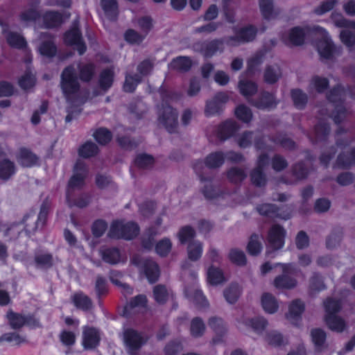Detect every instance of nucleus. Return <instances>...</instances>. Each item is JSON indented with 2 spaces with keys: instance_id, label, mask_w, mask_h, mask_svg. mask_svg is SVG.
I'll return each instance as SVG.
<instances>
[{
  "instance_id": "412c9836",
  "label": "nucleus",
  "mask_w": 355,
  "mask_h": 355,
  "mask_svg": "<svg viewBox=\"0 0 355 355\" xmlns=\"http://www.w3.org/2000/svg\"><path fill=\"white\" fill-rule=\"evenodd\" d=\"M192 66L191 60L187 56H179L174 58L169 64V67L180 72H185Z\"/></svg>"
},
{
  "instance_id": "2eb2a0df",
  "label": "nucleus",
  "mask_w": 355,
  "mask_h": 355,
  "mask_svg": "<svg viewBox=\"0 0 355 355\" xmlns=\"http://www.w3.org/2000/svg\"><path fill=\"white\" fill-rule=\"evenodd\" d=\"M243 325H246L252 329L256 333H261L267 327V321L262 317H255L252 318H241L238 323V327L243 329Z\"/></svg>"
},
{
  "instance_id": "0eeeda50",
  "label": "nucleus",
  "mask_w": 355,
  "mask_h": 355,
  "mask_svg": "<svg viewBox=\"0 0 355 355\" xmlns=\"http://www.w3.org/2000/svg\"><path fill=\"white\" fill-rule=\"evenodd\" d=\"M87 175V170L84 164L77 163L75 166L74 173L68 184L67 198H71V193L80 189L84 185V180Z\"/></svg>"
},
{
  "instance_id": "6ab92c4d",
  "label": "nucleus",
  "mask_w": 355,
  "mask_h": 355,
  "mask_svg": "<svg viewBox=\"0 0 355 355\" xmlns=\"http://www.w3.org/2000/svg\"><path fill=\"white\" fill-rule=\"evenodd\" d=\"M268 162V157L265 155L260 156L258 161V167L252 172L251 179L252 182L257 185H263L266 182L265 176L262 174L261 168Z\"/></svg>"
},
{
  "instance_id": "13d9d810",
  "label": "nucleus",
  "mask_w": 355,
  "mask_h": 355,
  "mask_svg": "<svg viewBox=\"0 0 355 355\" xmlns=\"http://www.w3.org/2000/svg\"><path fill=\"white\" fill-rule=\"evenodd\" d=\"M209 327L216 334H223L226 331V326L221 318L213 317L209 319Z\"/></svg>"
},
{
  "instance_id": "e2e57ef3",
  "label": "nucleus",
  "mask_w": 355,
  "mask_h": 355,
  "mask_svg": "<svg viewBox=\"0 0 355 355\" xmlns=\"http://www.w3.org/2000/svg\"><path fill=\"white\" fill-rule=\"evenodd\" d=\"M154 163V159L152 156L146 154L139 155L135 159V164L139 168H148Z\"/></svg>"
},
{
  "instance_id": "f704fd0d",
  "label": "nucleus",
  "mask_w": 355,
  "mask_h": 355,
  "mask_svg": "<svg viewBox=\"0 0 355 355\" xmlns=\"http://www.w3.org/2000/svg\"><path fill=\"white\" fill-rule=\"evenodd\" d=\"M238 87L241 94L245 97L252 96L257 91V85L254 83L248 80H241Z\"/></svg>"
},
{
  "instance_id": "1a4fd4ad",
  "label": "nucleus",
  "mask_w": 355,
  "mask_h": 355,
  "mask_svg": "<svg viewBox=\"0 0 355 355\" xmlns=\"http://www.w3.org/2000/svg\"><path fill=\"white\" fill-rule=\"evenodd\" d=\"M308 29L302 27H293L286 33L282 40L286 44L301 45L304 43Z\"/></svg>"
},
{
  "instance_id": "aec40b11",
  "label": "nucleus",
  "mask_w": 355,
  "mask_h": 355,
  "mask_svg": "<svg viewBox=\"0 0 355 355\" xmlns=\"http://www.w3.org/2000/svg\"><path fill=\"white\" fill-rule=\"evenodd\" d=\"M207 282L214 286L223 284L226 281L223 271L213 266H209L207 269Z\"/></svg>"
},
{
  "instance_id": "3c124183",
  "label": "nucleus",
  "mask_w": 355,
  "mask_h": 355,
  "mask_svg": "<svg viewBox=\"0 0 355 355\" xmlns=\"http://www.w3.org/2000/svg\"><path fill=\"white\" fill-rule=\"evenodd\" d=\"M97 152L98 147L92 142H86L79 149V155L85 158L95 155Z\"/></svg>"
},
{
  "instance_id": "20e7f679",
  "label": "nucleus",
  "mask_w": 355,
  "mask_h": 355,
  "mask_svg": "<svg viewBox=\"0 0 355 355\" xmlns=\"http://www.w3.org/2000/svg\"><path fill=\"white\" fill-rule=\"evenodd\" d=\"M313 31L322 37L317 44V49L320 55L325 59L332 58L336 53L337 50L327 31L320 26H315L313 28Z\"/></svg>"
},
{
  "instance_id": "7ed1b4c3",
  "label": "nucleus",
  "mask_w": 355,
  "mask_h": 355,
  "mask_svg": "<svg viewBox=\"0 0 355 355\" xmlns=\"http://www.w3.org/2000/svg\"><path fill=\"white\" fill-rule=\"evenodd\" d=\"M148 339L146 334L134 329L128 328L123 331V340L128 352L135 354Z\"/></svg>"
},
{
  "instance_id": "e433bc0d",
  "label": "nucleus",
  "mask_w": 355,
  "mask_h": 355,
  "mask_svg": "<svg viewBox=\"0 0 355 355\" xmlns=\"http://www.w3.org/2000/svg\"><path fill=\"white\" fill-rule=\"evenodd\" d=\"M241 295V288L237 284H232L224 291V297L227 302L235 303Z\"/></svg>"
},
{
  "instance_id": "774afa93",
  "label": "nucleus",
  "mask_w": 355,
  "mask_h": 355,
  "mask_svg": "<svg viewBox=\"0 0 355 355\" xmlns=\"http://www.w3.org/2000/svg\"><path fill=\"white\" fill-rule=\"evenodd\" d=\"M355 163V150L347 155H340L338 158V165L343 167H348Z\"/></svg>"
},
{
  "instance_id": "6e6d98bb",
  "label": "nucleus",
  "mask_w": 355,
  "mask_h": 355,
  "mask_svg": "<svg viewBox=\"0 0 355 355\" xmlns=\"http://www.w3.org/2000/svg\"><path fill=\"white\" fill-rule=\"evenodd\" d=\"M194 230L189 227L185 226L182 227L178 233V237L181 243H185L195 236Z\"/></svg>"
},
{
  "instance_id": "f03ea898",
  "label": "nucleus",
  "mask_w": 355,
  "mask_h": 355,
  "mask_svg": "<svg viewBox=\"0 0 355 355\" xmlns=\"http://www.w3.org/2000/svg\"><path fill=\"white\" fill-rule=\"evenodd\" d=\"M139 232V227L134 223L116 221L112 224L108 234L111 238L130 240L137 236Z\"/></svg>"
},
{
  "instance_id": "bb28decb",
  "label": "nucleus",
  "mask_w": 355,
  "mask_h": 355,
  "mask_svg": "<svg viewBox=\"0 0 355 355\" xmlns=\"http://www.w3.org/2000/svg\"><path fill=\"white\" fill-rule=\"evenodd\" d=\"M44 41L39 46L40 54L46 57H52L55 54L56 48L53 44L51 37L48 35H44Z\"/></svg>"
},
{
  "instance_id": "5fc2aeb1",
  "label": "nucleus",
  "mask_w": 355,
  "mask_h": 355,
  "mask_svg": "<svg viewBox=\"0 0 355 355\" xmlns=\"http://www.w3.org/2000/svg\"><path fill=\"white\" fill-rule=\"evenodd\" d=\"M94 137L100 144H106L112 139L111 132L105 128H99L94 133Z\"/></svg>"
},
{
  "instance_id": "58836bf2",
  "label": "nucleus",
  "mask_w": 355,
  "mask_h": 355,
  "mask_svg": "<svg viewBox=\"0 0 355 355\" xmlns=\"http://www.w3.org/2000/svg\"><path fill=\"white\" fill-rule=\"evenodd\" d=\"M103 259L109 263L115 264L121 261V256L117 249H107L101 253Z\"/></svg>"
},
{
  "instance_id": "dca6fc26",
  "label": "nucleus",
  "mask_w": 355,
  "mask_h": 355,
  "mask_svg": "<svg viewBox=\"0 0 355 355\" xmlns=\"http://www.w3.org/2000/svg\"><path fill=\"white\" fill-rule=\"evenodd\" d=\"M2 33L11 46L21 49L26 46V42L24 38L19 34L10 31L8 26H3Z\"/></svg>"
},
{
  "instance_id": "79ce46f5",
  "label": "nucleus",
  "mask_w": 355,
  "mask_h": 355,
  "mask_svg": "<svg viewBox=\"0 0 355 355\" xmlns=\"http://www.w3.org/2000/svg\"><path fill=\"white\" fill-rule=\"evenodd\" d=\"M224 156L221 153H214L209 155L205 159V165L208 168H216L223 164Z\"/></svg>"
},
{
  "instance_id": "864d4df0",
  "label": "nucleus",
  "mask_w": 355,
  "mask_h": 355,
  "mask_svg": "<svg viewBox=\"0 0 355 355\" xmlns=\"http://www.w3.org/2000/svg\"><path fill=\"white\" fill-rule=\"evenodd\" d=\"M329 83L327 78L315 76L312 78L310 89L318 92H322L328 86Z\"/></svg>"
},
{
  "instance_id": "b1692460",
  "label": "nucleus",
  "mask_w": 355,
  "mask_h": 355,
  "mask_svg": "<svg viewBox=\"0 0 355 355\" xmlns=\"http://www.w3.org/2000/svg\"><path fill=\"white\" fill-rule=\"evenodd\" d=\"M101 6L109 19L116 18L118 13V5L116 0H101Z\"/></svg>"
},
{
  "instance_id": "de8ad7c7",
  "label": "nucleus",
  "mask_w": 355,
  "mask_h": 355,
  "mask_svg": "<svg viewBox=\"0 0 355 355\" xmlns=\"http://www.w3.org/2000/svg\"><path fill=\"white\" fill-rule=\"evenodd\" d=\"M1 340L6 341L11 345H17L26 343V338L25 336L20 335L18 333H7L3 334Z\"/></svg>"
},
{
  "instance_id": "37998d69",
  "label": "nucleus",
  "mask_w": 355,
  "mask_h": 355,
  "mask_svg": "<svg viewBox=\"0 0 355 355\" xmlns=\"http://www.w3.org/2000/svg\"><path fill=\"white\" fill-rule=\"evenodd\" d=\"M15 173V167L12 162L5 159L0 163V178L3 180L8 179Z\"/></svg>"
},
{
  "instance_id": "c9c22d12",
  "label": "nucleus",
  "mask_w": 355,
  "mask_h": 355,
  "mask_svg": "<svg viewBox=\"0 0 355 355\" xmlns=\"http://www.w3.org/2000/svg\"><path fill=\"white\" fill-rule=\"evenodd\" d=\"M311 336L316 349L321 350L324 346L326 340L325 332L320 329H315L311 331Z\"/></svg>"
},
{
  "instance_id": "680f3d73",
  "label": "nucleus",
  "mask_w": 355,
  "mask_h": 355,
  "mask_svg": "<svg viewBox=\"0 0 355 355\" xmlns=\"http://www.w3.org/2000/svg\"><path fill=\"white\" fill-rule=\"evenodd\" d=\"M60 340L64 345L69 347L75 344L76 336L72 331L64 330L60 334Z\"/></svg>"
},
{
  "instance_id": "09e8293b",
  "label": "nucleus",
  "mask_w": 355,
  "mask_h": 355,
  "mask_svg": "<svg viewBox=\"0 0 355 355\" xmlns=\"http://www.w3.org/2000/svg\"><path fill=\"white\" fill-rule=\"evenodd\" d=\"M121 274L117 272H112L110 275V279L111 281L116 284L119 285L121 288V292L125 296L130 295L132 294L133 289L130 288L128 285L123 284L119 281L118 277H121Z\"/></svg>"
},
{
  "instance_id": "c756f323",
  "label": "nucleus",
  "mask_w": 355,
  "mask_h": 355,
  "mask_svg": "<svg viewBox=\"0 0 355 355\" xmlns=\"http://www.w3.org/2000/svg\"><path fill=\"white\" fill-rule=\"evenodd\" d=\"M144 270L150 282H154L157 279L159 270L157 265L154 261H146L144 263Z\"/></svg>"
},
{
  "instance_id": "338daca9",
  "label": "nucleus",
  "mask_w": 355,
  "mask_h": 355,
  "mask_svg": "<svg viewBox=\"0 0 355 355\" xmlns=\"http://www.w3.org/2000/svg\"><path fill=\"white\" fill-rule=\"evenodd\" d=\"M291 96L295 106L298 107H302L306 104L307 97L306 94H304L301 90H293L291 92Z\"/></svg>"
},
{
  "instance_id": "9b49d317",
  "label": "nucleus",
  "mask_w": 355,
  "mask_h": 355,
  "mask_svg": "<svg viewBox=\"0 0 355 355\" xmlns=\"http://www.w3.org/2000/svg\"><path fill=\"white\" fill-rule=\"evenodd\" d=\"M257 31L255 28L249 26L241 28L234 37H230L228 43L231 45H237L240 43L252 41L256 35Z\"/></svg>"
},
{
  "instance_id": "0e129e2a",
  "label": "nucleus",
  "mask_w": 355,
  "mask_h": 355,
  "mask_svg": "<svg viewBox=\"0 0 355 355\" xmlns=\"http://www.w3.org/2000/svg\"><path fill=\"white\" fill-rule=\"evenodd\" d=\"M141 80V77L139 75H136L135 77L132 76H127L125 78L123 89L127 92H132L135 89V87Z\"/></svg>"
},
{
  "instance_id": "a18cd8bd",
  "label": "nucleus",
  "mask_w": 355,
  "mask_h": 355,
  "mask_svg": "<svg viewBox=\"0 0 355 355\" xmlns=\"http://www.w3.org/2000/svg\"><path fill=\"white\" fill-rule=\"evenodd\" d=\"M261 238L257 235H252L248 244L247 249L251 255H257L262 249Z\"/></svg>"
},
{
  "instance_id": "ddd939ff",
  "label": "nucleus",
  "mask_w": 355,
  "mask_h": 355,
  "mask_svg": "<svg viewBox=\"0 0 355 355\" xmlns=\"http://www.w3.org/2000/svg\"><path fill=\"white\" fill-rule=\"evenodd\" d=\"M304 311V304L303 302L300 300H294L288 305L286 318L290 322L297 324Z\"/></svg>"
},
{
  "instance_id": "bf43d9fd",
  "label": "nucleus",
  "mask_w": 355,
  "mask_h": 355,
  "mask_svg": "<svg viewBox=\"0 0 355 355\" xmlns=\"http://www.w3.org/2000/svg\"><path fill=\"white\" fill-rule=\"evenodd\" d=\"M113 81V72L110 70L103 71L100 77V85L103 89L111 87Z\"/></svg>"
},
{
  "instance_id": "9d476101",
  "label": "nucleus",
  "mask_w": 355,
  "mask_h": 355,
  "mask_svg": "<svg viewBox=\"0 0 355 355\" xmlns=\"http://www.w3.org/2000/svg\"><path fill=\"white\" fill-rule=\"evenodd\" d=\"M228 100V96L225 93H218L211 100L207 101L205 107V114L211 116L216 114L221 110L222 105Z\"/></svg>"
},
{
  "instance_id": "ea45409f",
  "label": "nucleus",
  "mask_w": 355,
  "mask_h": 355,
  "mask_svg": "<svg viewBox=\"0 0 355 355\" xmlns=\"http://www.w3.org/2000/svg\"><path fill=\"white\" fill-rule=\"evenodd\" d=\"M73 302L76 306L83 310H88L92 307L90 299L82 293H76L73 296Z\"/></svg>"
},
{
  "instance_id": "7c9ffc66",
  "label": "nucleus",
  "mask_w": 355,
  "mask_h": 355,
  "mask_svg": "<svg viewBox=\"0 0 355 355\" xmlns=\"http://www.w3.org/2000/svg\"><path fill=\"white\" fill-rule=\"evenodd\" d=\"M325 321L330 329L337 332L343 331L346 327L345 321L336 315L325 316Z\"/></svg>"
},
{
  "instance_id": "393cba45",
  "label": "nucleus",
  "mask_w": 355,
  "mask_h": 355,
  "mask_svg": "<svg viewBox=\"0 0 355 355\" xmlns=\"http://www.w3.org/2000/svg\"><path fill=\"white\" fill-rule=\"evenodd\" d=\"M281 76L282 72L279 67L274 64L266 67L263 73V78L267 83L273 84L279 79Z\"/></svg>"
},
{
  "instance_id": "cd10ccee",
  "label": "nucleus",
  "mask_w": 355,
  "mask_h": 355,
  "mask_svg": "<svg viewBox=\"0 0 355 355\" xmlns=\"http://www.w3.org/2000/svg\"><path fill=\"white\" fill-rule=\"evenodd\" d=\"M185 295L193 302L205 306L208 304L207 300L201 291L197 289L195 286L185 290Z\"/></svg>"
},
{
  "instance_id": "f3484780",
  "label": "nucleus",
  "mask_w": 355,
  "mask_h": 355,
  "mask_svg": "<svg viewBox=\"0 0 355 355\" xmlns=\"http://www.w3.org/2000/svg\"><path fill=\"white\" fill-rule=\"evenodd\" d=\"M147 299L144 295L135 297L125 306L126 313L131 312H144L146 310Z\"/></svg>"
},
{
  "instance_id": "39448f33",
  "label": "nucleus",
  "mask_w": 355,
  "mask_h": 355,
  "mask_svg": "<svg viewBox=\"0 0 355 355\" xmlns=\"http://www.w3.org/2000/svg\"><path fill=\"white\" fill-rule=\"evenodd\" d=\"M277 266L281 268L282 274L275 278L273 286L277 289H291L295 287L297 281L290 277L294 270L293 265L278 263Z\"/></svg>"
},
{
  "instance_id": "8fccbe9b",
  "label": "nucleus",
  "mask_w": 355,
  "mask_h": 355,
  "mask_svg": "<svg viewBox=\"0 0 355 355\" xmlns=\"http://www.w3.org/2000/svg\"><path fill=\"white\" fill-rule=\"evenodd\" d=\"M136 25L146 36L153 28V24L152 19L150 17H142L139 18L136 21Z\"/></svg>"
},
{
  "instance_id": "5701e85b",
  "label": "nucleus",
  "mask_w": 355,
  "mask_h": 355,
  "mask_svg": "<svg viewBox=\"0 0 355 355\" xmlns=\"http://www.w3.org/2000/svg\"><path fill=\"white\" fill-rule=\"evenodd\" d=\"M238 129L236 123L232 121H227L223 123L218 128V135L220 139L225 140L231 137Z\"/></svg>"
},
{
  "instance_id": "a19ab883",
  "label": "nucleus",
  "mask_w": 355,
  "mask_h": 355,
  "mask_svg": "<svg viewBox=\"0 0 355 355\" xmlns=\"http://www.w3.org/2000/svg\"><path fill=\"white\" fill-rule=\"evenodd\" d=\"M146 37L142 33H138L133 29H128L124 33L125 40L131 44H141Z\"/></svg>"
},
{
  "instance_id": "423d86ee",
  "label": "nucleus",
  "mask_w": 355,
  "mask_h": 355,
  "mask_svg": "<svg viewBox=\"0 0 355 355\" xmlns=\"http://www.w3.org/2000/svg\"><path fill=\"white\" fill-rule=\"evenodd\" d=\"M177 119L178 114L171 106L164 105L159 109V122L164 125L168 132L175 131L178 124Z\"/></svg>"
},
{
  "instance_id": "4468645a",
  "label": "nucleus",
  "mask_w": 355,
  "mask_h": 355,
  "mask_svg": "<svg viewBox=\"0 0 355 355\" xmlns=\"http://www.w3.org/2000/svg\"><path fill=\"white\" fill-rule=\"evenodd\" d=\"M64 41L67 44L75 46L79 54H83L86 50V46L82 41L80 34L78 28L74 27L68 31L64 36Z\"/></svg>"
},
{
  "instance_id": "69168bd1",
  "label": "nucleus",
  "mask_w": 355,
  "mask_h": 355,
  "mask_svg": "<svg viewBox=\"0 0 355 355\" xmlns=\"http://www.w3.org/2000/svg\"><path fill=\"white\" fill-rule=\"evenodd\" d=\"M341 42L348 47L355 46V34L349 30H343L340 33Z\"/></svg>"
},
{
  "instance_id": "603ef678",
  "label": "nucleus",
  "mask_w": 355,
  "mask_h": 355,
  "mask_svg": "<svg viewBox=\"0 0 355 355\" xmlns=\"http://www.w3.org/2000/svg\"><path fill=\"white\" fill-rule=\"evenodd\" d=\"M259 6L264 17L270 19L274 17L272 0H259Z\"/></svg>"
},
{
  "instance_id": "c03bdc74",
  "label": "nucleus",
  "mask_w": 355,
  "mask_h": 355,
  "mask_svg": "<svg viewBox=\"0 0 355 355\" xmlns=\"http://www.w3.org/2000/svg\"><path fill=\"white\" fill-rule=\"evenodd\" d=\"M276 105V101L273 95L269 93L262 94L260 100L255 104V105L261 109L271 108Z\"/></svg>"
},
{
  "instance_id": "473e14b6",
  "label": "nucleus",
  "mask_w": 355,
  "mask_h": 355,
  "mask_svg": "<svg viewBox=\"0 0 355 355\" xmlns=\"http://www.w3.org/2000/svg\"><path fill=\"white\" fill-rule=\"evenodd\" d=\"M228 259L232 263L239 266H245L247 262L246 257L243 251L237 248H233L230 250Z\"/></svg>"
},
{
  "instance_id": "4c0bfd02",
  "label": "nucleus",
  "mask_w": 355,
  "mask_h": 355,
  "mask_svg": "<svg viewBox=\"0 0 355 355\" xmlns=\"http://www.w3.org/2000/svg\"><path fill=\"white\" fill-rule=\"evenodd\" d=\"M205 331V324L201 319L196 318L191 320L190 333L193 337L198 338L202 336Z\"/></svg>"
},
{
  "instance_id": "c85d7f7f",
  "label": "nucleus",
  "mask_w": 355,
  "mask_h": 355,
  "mask_svg": "<svg viewBox=\"0 0 355 355\" xmlns=\"http://www.w3.org/2000/svg\"><path fill=\"white\" fill-rule=\"evenodd\" d=\"M202 251V243L198 241H193L187 247L188 257L190 260L197 261L201 257Z\"/></svg>"
},
{
  "instance_id": "f257e3e1",
  "label": "nucleus",
  "mask_w": 355,
  "mask_h": 355,
  "mask_svg": "<svg viewBox=\"0 0 355 355\" xmlns=\"http://www.w3.org/2000/svg\"><path fill=\"white\" fill-rule=\"evenodd\" d=\"M78 71L80 79L88 82L94 75V66L90 64L69 66L61 74L60 87L63 95L69 103L75 105H79L84 102V96L77 79Z\"/></svg>"
},
{
  "instance_id": "49530a36",
  "label": "nucleus",
  "mask_w": 355,
  "mask_h": 355,
  "mask_svg": "<svg viewBox=\"0 0 355 355\" xmlns=\"http://www.w3.org/2000/svg\"><path fill=\"white\" fill-rule=\"evenodd\" d=\"M172 243L168 238L160 240L155 245L156 252L162 257L166 256L171 251Z\"/></svg>"
},
{
  "instance_id": "4be33fe9",
  "label": "nucleus",
  "mask_w": 355,
  "mask_h": 355,
  "mask_svg": "<svg viewBox=\"0 0 355 355\" xmlns=\"http://www.w3.org/2000/svg\"><path fill=\"white\" fill-rule=\"evenodd\" d=\"M153 297L157 303L163 304L172 297V293L163 285H157L153 288Z\"/></svg>"
},
{
  "instance_id": "72a5a7b5",
  "label": "nucleus",
  "mask_w": 355,
  "mask_h": 355,
  "mask_svg": "<svg viewBox=\"0 0 355 355\" xmlns=\"http://www.w3.org/2000/svg\"><path fill=\"white\" fill-rule=\"evenodd\" d=\"M7 318L12 329L21 328L27 322V319L24 316L12 311L8 312Z\"/></svg>"
},
{
  "instance_id": "2f4dec72",
  "label": "nucleus",
  "mask_w": 355,
  "mask_h": 355,
  "mask_svg": "<svg viewBox=\"0 0 355 355\" xmlns=\"http://www.w3.org/2000/svg\"><path fill=\"white\" fill-rule=\"evenodd\" d=\"M43 21L46 27H54L62 22V16L56 12H46L43 15Z\"/></svg>"
},
{
  "instance_id": "a878e982",
  "label": "nucleus",
  "mask_w": 355,
  "mask_h": 355,
  "mask_svg": "<svg viewBox=\"0 0 355 355\" xmlns=\"http://www.w3.org/2000/svg\"><path fill=\"white\" fill-rule=\"evenodd\" d=\"M17 160L23 166L31 167L36 164L37 158L29 150L21 149L19 153Z\"/></svg>"
},
{
  "instance_id": "a211bd4d",
  "label": "nucleus",
  "mask_w": 355,
  "mask_h": 355,
  "mask_svg": "<svg viewBox=\"0 0 355 355\" xmlns=\"http://www.w3.org/2000/svg\"><path fill=\"white\" fill-rule=\"evenodd\" d=\"M261 302L263 310L268 313H275L279 309L277 300L269 293H265L261 295Z\"/></svg>"
},
{
  "instance_id": "f8f14e48",
  "label": "nucleus",
  "mask_w": 355,
  "mask_h": 355,
  "mask_svg": "<svg viewBox=\"0 0 355 355\" xmlns=\"http://www.w3.org/2000/svg\"><path fill=\"white\" fill-rule=\"evenodd\" d=\"M284 230L279 225H273L268 233L270 245L275 250L280 249L284 244Z\"/></svg>"
},
{
  "instance_id": "6e6552de",
  "label": "nucleus",
  "mask_w": 355,
  "mask_h": 355,
  "mask_svg": "<svg viewBox=\"0 0 355 355\" xmlns=\"http://www.w3.org/2000/svg\"><path fill=\"white\" fill-rule=\"evenodd\" d=\"M101 340L100 332L94 327H85L83 329L82 345L85 349L96 348Z\"/></svg>"
},
{
  "instance_id": "4d7b16f0",
  "label": "nucleus",
  "mask_w": 355,
  "mask_h": 355,
  "mask_svg": "<svg viewBox=\"0 0 355 355\" xmlns=\"http://www.w3.org/2000/svg\"><path fill=\"white\" fill-rule=\"evenodd\" d=\"M235 114L239 119L245 123L249 122L252 117L251 110L243 105L237 107L235 110Z\"/></svg>"
},
{
  "instance_id": "052dcab7",
  "label": "nucleus",
  "mask_w": 355,
  "mask_h": 355,
  "mask_svg": "<svg viewBox=\"0 0 355 355\" xmlns=\"http://www.w3.org/2000/svg\"><path fill=\"white\" fill-rule=\"evenodd\" d=\"M324 306L326 311L325 316L335 315L334 313L338 311L340 309V302L331 299H327L324 302Z\"/></svg>"
}]
</instances>
